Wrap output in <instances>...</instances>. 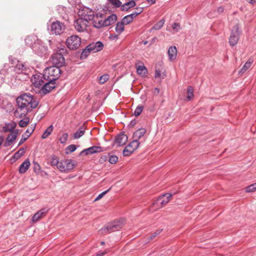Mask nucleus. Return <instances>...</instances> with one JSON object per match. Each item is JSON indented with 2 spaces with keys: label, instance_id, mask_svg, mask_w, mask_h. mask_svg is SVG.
<instances>
[{
  "label": "nucleus",
  "instance_id": "obj_1",
  "mask_svg": "<svg viewBox=\"0 0 256 256\" xmlns=\"http://www.w3.org/2000/svg\"><path fill=\"white\" fill-rule=\"evenodd\" d=\"M16 102L18 106V109L24 111L26 114L30 112L32 109L35 108L38 106V101L30 94L24 93L22 94L16 98Z\"/></svg>",
  "mask_w": 256,
  "mask_h": 256
},
{
  "label": "nucleus",
  "instance_id": "obj_2",
  "mask_svg": "<svg viewBox=\"0 0 256 256\" xmlns=\"http://www.w3.org/2000/svg\"><path fill=\"white\" fill-rule=\"evenodd\" d=\"M124 224V220L123 219L118 221H114L106 224L100 230V232L101 234H107L118 230L122 228Z\"/></svg>",
  "mask_w": 256,
  "mask_h": 256
},
{
  "label": "nucleus",
  "instance_id": "obj_3",
  "mask_svg": "<svg viewBox=\"0 0 256 256\" xmlns=\"http://www.w3.org/2000/svg\"><path fill=\"white\" fill-rule=\"evenodd\" d=\"M172 196L171 194H165L159 196L150 207L151 211H155L166 206L170 200Z\"/></svg>",
  "mask_w": 256,
  "mask_h": 256
},
{
  "label": "nucleus",
  "instance_id": "obj_4",
  "mask_svg": "<svg viewBox=\"0 0 256 256\" xmlns=\"http://www.w3.org/2000/svg\"><path fill=\"white\" fill-rule=\"evenodd\" d=\"M66 52L64 47L58 48L57 52L54 53L52 56V62L54 66L60 68L65 63V59L63 54Z\"/></svg>",
  "mask_w": 256,
  "mask_h": 256
},
{
  "label": "nucleus",
  "instance_id": "obj_5",
  "mask_svg": "<svg viewBox=\"0 0 256 256\" xmlns=\"http://www.w3.org/2000/svg\"><path fill=\"white\" fill-rule=\"evenodd\" d=\"M61 70L60 68L56 66L46 68L44 70V76L46 80L56 81L60 77Z\"/></svg>",
  "mask_w": 256,
  "mask_h": 256
},
{
  "label": "nucleus",
  "instance_id": "obj_6",
  "mask_svg": "<svg viewBox=\"0 0 256 256\" xmlns=\"http://www.w3.org/2000/svg\"><path fill=\"white\" fill-rule=\"evenodd\" d=\"M66 44L70 50H76L80 46L81 38L78 36L72 35L67 38Z\"/></svg>",
  "mask_w": 256,
  "mask_h": 256
},
{
  "label": "nucleus",
  "instance_id": "obj_7",
  "mask_svg": "<svg viewBox=\"0 0 256 256\" xmlns=\"http://www.w3.org/2000/svg\"><path fill=\"white\" fill-rule=\"evenodd\" d=\"M65 30V26L64 23L56 20L52 23L50 28V34H52L60 35Z\"/></svg>",
  "mask_w": 256,
  "mask_h": 256
},
{
  "label": "nucleus",
  "instance_id": "obj_8",
  "mask_svg": "<svg viewBox=\"0 0 256 256\" xmlns=\"http://www.w3.org/2000/svg\"><path fill=\"white\" fill-rule=\"evenodd\" d=\"M76 164V162L72 160H66L60 162L58 169L62 172H66L72 170Z\"/></svg>",
  "mask_w": 256,
  "mask_h": 256
},
{
  "label": "nucleus",
  "instance_id": "obj_9",
  "mask_svg": "<svg viewBox=\"0 0 256 256\" xmlns=\"http://www.w3.org/2000/svg\"><path fill=\"white\" fill-rule=\"evenodd\" d=\"M240 34V31L239 26L238 24H236L233 27L229 38V43L230 46H234L238 43Z\"/></svg>",
  "mask_w": 256,
  "mask_h": 256
},
{
  "label": "nucleus",
  "instance_id": "obj_10",
  "mask_svg": "<svg viewBox=\"0 0 256 256\" xmlns=\"http://www.w3.org/2000/svg\"><path fill=\"white\" fill-rule=\"evenodd\" d=\"M33 50L38 56H42L46 54L48 48L43 44L40 40H37L32 46Z\"/></svg>",
  "mask_w": 256,
  "mask_h": 256
},
{
  "label": "nucleus",
  "instance_id": "obj_11",
  "mask_svg": "<svg viewBox=\"0 0 256 256\" xmlns=\"http://www.w3.org/2000/svg\"><path fill=\"white\" fill-rule=\"evenodd\" d=\"M46 80L44 74H42L38 73L32 75L31 82L36 88H40L44 84V80Z\"/></svg>",
  "mask_w": 256,
  "mask_h": 256
},
{
  "label": "nucleus",
  "instance_id": "obj_12",
  "mask_svg": "<svg viewBox=\"0 0 256 256\" xmlns=\"http://www.w3.org/2000/svg\"><path fill=\"white\" fill-rule=\"evenodd\" d=\"M140 144L139 142H137L136 140H134L124 148L123 150V155L124 156H130L138 148Z\"/></svg>",
  "mask_w": 256,
  "mask_h": 256
},
{
  "label": "nucleus",
  "instance_id": "obj_13",
  "mask_svg": "<svg viewBox=\"0 0 256 256\" xmlns=\"http://www.w3.org/2000/svg\"><path fill=\"white\" fill-rule=\"evenodd\" d=\"M88 22L86 19L80 18L76 20L74 23L76 30L78 32H84L88 26Z\"/></svg>",
  "mask_w": 256,
  "mask_h": 256
},
{
  "label": "nucleus",
  "instance_id": "obj_14",
  "mask_svg": "<svg viewBox=\"0 0 256 256\" xmlns=\"http://www.w3.org/2000/svg\"><path fill=\"white\" fill-rule=\"evenodd\" d=\"M47 82H44V84L41 86L42 92L46 94L50 92L52 90L56 88V81L50 80H46Z\"/></svg>",
  "mask_w": 256,
  "mask_h": 256
},
{
  "label": "nucleus",
  "instance_id": "obj_15",
  "mask_svg": "<svg viewBox=\"0 0 256 256\" xmlns=\"http://www.w3.org/2000/svg\"><path fill=\"white\" fill-rule=\"evenodd\" d=\"M104 149L101 146H92L88 148L84 149L82 150L80 155L81 156H87L90 154H94L95 153H98L102 152Z\"/></svg>",
  "mask_w": 256,
  "mask_h": 256
},
{
  "label": "nucleus",
  "instance_id": "obj_16",
  "mask_svg": "<svg viewBox=\"0 0 256 256\" xmlns=\"http://www.w3.org/2000/svg\"><path fill=\"white\" fill-rule=\"evenodd\" d=\"M14 71L18 74H24V76H26L28 70L24 63L18 61L14 68Z\"/></svg>",
  "mask_w": 256,
  "mask_h": 256
},
{
  "label": "nucleus",
  "instance_id": "obj_17",
  "mask_svg": "<svg viewBox=\"0 0 256 256\" xmlns=\"http://www.w3.org/2000/svg\"><path fill=\"white\" fill-rule=\"evenodd\" d=\"M92 20L93 25L95 28H99L104 26V20L102 14L100 13L96 14Z\"/></svg>",
  "mask_w": 256,
  "mask_h": 256
},
{
  "label": "nucleus",
  "instance_id": "obj_18",
  "mask_svg": "<svg viewBox=\"0 0 256 256\" xmlns=\"http://www.w3.org/2000/svg\"><path fill=\"white\" fill-rule=\"evenodd\" d=\"M48 210L46 208L40 210L33 216L32 218V221L35 222L42 218L45 216L48 212Z\"/></svg>",
  "mask_w": 256,
  "mask_h": 256
},
{
  "label": "nucleus",
  "instance_id": "obj_19",
  "mask_svg": "<svg viewBox=\"0 0 256 256\" xmlns=\"http://www.w3.org/2000/svg\"><path fill=\"white\" fill-rule=\"evenodd\" d=\"M128 140V136L124 133H120L118 134L115 138L114 144L118 146H120L124 145Z\"/></svg>",
  "mask_w": 256,
  "mask_h": 256
},
{
  "label": "nucleus",
  "instance_id": "obj_20",
  "mask_svg": "<svg viewBox=\"0 0 256 256\" xmlns=\"http://www.w3.org/2000/svg\"><path fill=\"white\" fill-rule=\"evenodd\" d=\"M18 134L17 130L12 131L8 136L6 142L4 143V146L6 147L10 146L16 140Z\"/></svg>",
  "mask_w": 256,
  "mask_h": 256
},
{
  "label": "nucleus",
  "instance_id": "obj_21",
  "mask_svg": "<svg viewBox=\"0 0 256 256\" xmlns=\"http://www.w3.org/2000/svg\"><path fill=\"white\" fill-rule=\"evenodd\" d=\"M177 49L175 46H170L168 52V59L170 61H174L177 56Z\"/></svg>",
  "mask_w": 256,
  "mask_h": 256
},
{
  "label": "nucleus",
  "instance_id": "obj_22",
  "mask_svg": "<svg viewBox=\"0 0 256 256\" xmlns=\"http://www.w3.org/2000/svg\"><path fill=\"white\" fill-rule=\"evenodd\" d=\"M104 48V44L100 42H97L96 43H92L88 45V48L92 50L94 52H99Z\"/></svg>",
  "mask_w": 256,
  "mask_h": 256
},
{
  "label": "nucleus",
  "instance_id": "obj_23",
  "mask_svg": "<svg viewBox=\"0 0 256 256\" xmlns=\"http://www.w3.org/2000/svg\"><path fill=\"white\" fill-rule=\"evenodd\" d=\"M117 16L116 14H112L106 18L104 20V26H108L115 22Z\"/></svg>",
  "mask_w": 256,
  "mask_h": 256
},
{
  "label": "nucleus",
  "instance_id": "obj_24",
  "mask_svg": "<svg viewBox=\"0 0 256 256\" xmlns=\"http://www.w3.org/2000/svg\"><path fill=\"white\" fill-rule=\"evenodd\" d=\"M146 132L145 128H141L136 131L133 135L134 140H136L138 142L139 140L142 138Z\"/></svg>",
  "mask_w": 256,
  "mask_h": 256
},
{
  "label": "nucleus",
  "instance_id": "obj_25",
  "mask_svg": "<svg viewBox=\"0 0 256 256\" xmlns=\"http://www.w3.org/2000/svg\"><path fill=\"white\" fill-rule=\"evenodd\" d=\"M30 163L28 159L26 160L20 166L19 168V172L20 174L25 173L28 169Z\"/></svg>",
  "mask_w": 256,
  "mask_h": 256
},
{
  "label": "nucleus",
  "instance_id": "obj_26",
  "mask_svg": "<svg viewBox=\"0 0 256 256\" xmlns=\"http://www.w3.org/2000/svg\"><path fill=\"white\" fill-rule=\"evenodd\" d=\"M136 5V3L134 0H130L123 5H121V10L122 11H127L130 8L134 7Z\"/></svg>",
  "mask_w": 256,
  "mask_h": 256
},
{
  "label": "nucleus",
  "instance_id": "obj_27",
  "mask_svg": "<svg viewBox=\"0 0 256 256\" xmlns=\"http://www.w3.org/2000/svg\"><path fill=\"white\" fill-rule=\"evenodd\" d=\"M86 10L84 12V14H82L84 16L82 18L86 19L87 22H88V20H92L95 16L94 12L88 9L86 13Z\"/></svg>",
  "mask_w": 256,
  "mask_h": 256
},
{
  "label": "nucleus",
  "instance_id": "obj_28",
  "mask_svg": "<svg viewBox=\"0 0 256 256\" xmlns=\"http://www.w3.org/2000/svg\"><path fill=\"white\" fill-rule=\"evenodd\" d=\"M38 40L35 36H29L25 38V43L26 45L32 48L34 43Z\"/></svg>",
  "mask_w": 256,
  "mask_h": 256
},
{
  "label": "nucleus",
  "instance_id": "obj_29",
  "mask_svg": "<svg viewBox=\"0 0 256 256\" xmlns=\"http://www.w3.org/2000/svg\"><path fill=\"white\" fill-rule=\"evenodd\" d=\"M86 128L84 125L80 127L78 130L74 134V138L78 139L82 136L85 132Z\"/></svg>",
  "mask_w": 256,
  "mask_h": 256
},
{
  "label": "nucleus",
  "instance_id": "obj_30",
  "mask_svg": "<svg viewBox=\"0 0 256 256\" xmlns=\"http://www.w3.org/2000/svg\"><path fill=\"white\" fill-rule=\"evenodd\" d=\"M253 62V60L252 59H249L244 64L242 68L240 69L239 72V73L243 74L246 72L252 66V63Z\"/></svg>",
  "mask_w": 256,
  "mask_h": 256
},
{
  "label": "nucleus",
  "instance_id": "obj_31",
  "mask_svg": "<svg viewBox=\"0 0 256 256\" xmlns=\"http://www.w3.org/2000/svg\"><path fill=\"white\" fill-rule=\"evenodd\" d=\"M16 124H6L5 126H3L2 130L5 132H8L14 131L13 130L15 128Z\"/></svg>",
  "mask_w": 256,
  "mask_h": 256
},
{
  "label": "nucleus",
  "instance_id": "obj_32",
  "mask_svg": "<svg viewBox=\"0 0 256 256\" xmlns=\"http://www.w3.org/2000/svg\"><path fill=\"white\" fill-rule=\"evenodd\" d=\"M53 129L54 128L52 125H50V126H48V128L42 134V138L44 139L48 138L52 132Z\"/></svg>",
  "mask_w": 256,
  "mask_h": 256
},
{
  "label": "nucleus",
  "instance_id": "obj_33",
  "mask_svg": "<svg viewBox=\"0 0 256 256\" xmlns=\"http://www.w3.org/2000/svg\"><path fill=\"white\" fill-rule=\"evenodd\" d=\"M136 72L138 74L144 76L147 72V70L144 65L139 66L137 68Z\"/></svg>",
  "mask_w": 256,
  "mask_h": 256
},
{
  "label": "nucleus",
  "instance_id": "obj_34",
  "mask_svg": "<svg viewBox=\"0 0 256 256\" xmlns=\"http://www.w3.org/2000/svg\"><path fill=\"white\" fill-rule=\"evenodd\" d=\"M187 100L188 101L192 100L194 97V89L192 86H188L187 88Z\"/></svg>",
  "mask_w": 256,
  "mask_h": 256
},
{
  "label": "nucleus",
  "instance_id": "obj_35",
  "mask_svg": "<svg viewBox=\"0 0 256 256\" xmlns=\"http://www.w3.org/2000/svg\"><path fill=\"white\" fill-rule=\"evenodd\" d=\"M116 31L117 33L120 34L124 30V24L121 21L120 22H118L116 26Z\"/></svg>",
  "mask_w": 256,
  "mask_h": 256
},
{
  "label": "nucleus",
  "instance_id": "obj_36",
  "mask_svg": "<svg viewBox=\"0 0 256 256\" xmlns=\"http://www.w3.org/2000/svg\"><path fill=\"white\" fill-rule=\"evenodd\" d=\"M50 163L52 166H56L58 168L60 162L58 161V158L56 156H52L51 158Z\"/></svg>",
  "mask_w": 256,
  "mask_h": 256
},
{
  "label": "nucleus",
  "instance_id": "obj_37",
  "mask_svg": "<svg viewBox=\"0 0 256 256\" xmlns=\"http://www.w3.org/2000/svg\"><path fill=\"white\" fill-rule=\"evenodd\" d=\"M30 122V118L28 117L24 118V119L22 120L19 122V126L21 128H24L27 126Z\"/></svg>",
  "mask_w": 256,
  "mask_h": 256
},
{
  "label": "nucleus",
  "instance_id": "obj_38",
  "mask_svg": "<svg viewBox=\"0 0 256 256\" xmlns=\"http://www.w3.org/2000/svg\"><path fill=\"white\" fill-rule=\"evenodd\" d=\"M164 20H160L158 21V22H156L152 28V29L155 30H158L160 29L164 26Z\"/></svg>",
  "mask_w": 256,
  "mask_h": 256
},
{
  "label": "nucleus",
  "instance_id": "obj_39",
  "mask_svg": "<svg viewBox=\"0 0 256 256\" xmlns=\"http://www.w3.org/2000/svg\"><path fill=\"white\" fill-rule=\"evenodd\" d=\"M26 152L24 148H20L14 156V158L18 159L23 156Z\"/></svg>",
  "mask_w": 256,
  "mask_h": 256
},
{
  "label": "nucleus",
  "instance_id": "obj_40",
  "mask_svg": "<svg viewBox=\"0 0 256 256\" xmlns=\"http://www.w3.org/2000/svg\"><path fill=\"white\" fill-rule=\"evenodd\" d=\"M36 128V124H31L29 126L28 128L27 129L25 132V135L28 137H29L30 134L33 132Z\"/></svg>",
  "mask_w": 256,
  "mask_h": 256
},
{
  "label": "nucleus",
  "instance_id": "obj_41",
  "mask_svg": "<svg viewBox=\"0 0 256 256\" xmlns=\"http://www.w3.org/2000/svg\"><path fill=\"white\" fill-rule=\"evenodd\" d=\"M109 79V76L107 74L101 76L98 79L99 83L103 84Z\"/></svg>",
  "mask_w": 256,
  "mask_h": 256
},
{
  "label": "nucleus",
  "instance_id": "obj_42",
  "mask_svg": "<svg viewBox=\"0 0 256 256\" xmlns=\"http://www.w3.org/2000/svg\"><path fill=\"white\" fill-rule=\"evenodd\" d=\"M162 231V230H158L155 232L152 233L150 236L147 238L148 240V242H149L150 240H153L154 238H156L158 235Z\"/></svg>",
  "mask_w": 256,
  "mask_h": 256
},
{
  "label": "nucleus",
  "instance_id": "obj_43",
  "mask_svg": "<svg viewBox=\"0 0 256 256\" xmlns=\"http://www.w3.org/2000/svg\"><path fill=\"white\" fill-rule=\"evenodd\" d=\"M113 6L116 8L121 6L122 2L120 0H108Z\"/></svg>",
  "mask_w": 256,
  "mask_h": 256
},
{
  "label": "nucleus",
  "instance_id": "obj_44",
  "mask_svg": "<svg viewBox=\"0 0 256 256\" xmlns=\"http://www.w3.org/2000/svg\"><path fill=\"white\" fill-rule=\"evenodd\" d=\"M247 192H250L256 190V183L247 186L246 188Z\"/></svg>",
  "mask_w": 256,
  "mask_h": 256
},
{
  "label": "nucleus",
  "instance_id": "obj_45",
  "mask_svg": "<svg viewBox=\"0 0 256 256\" xmlns=\"http://www.w3.org/2000/svg\"><path fill=\"white\" fill-rule=\"evenodd\" d=\"M90 52H92V50H90V48H88V45L86 46V48L82 52V53L81 54V57L82 58H86Z\"/></svg>",
  "mask_w": 256,
  "mask_h": 256
},
{
  "label": "nucleus",
  "instance_id": "obj_46",
  "mask_svg": "<svg viewBox=\"0 0 256 256\" xmlns=\"http://www.w3.org/2000/svg\"><path fill=\"white\" fill-rule=\"evenodd\" d=\"M132 21V20L128 15L125 16L122 20L123 24L126 25L129 24Z\"/></svg>",
  "mask_w": 256,
  "mask_h": 256
},
{
  "label": "nucleus",
  "instance_id": "obj_47",
  "mask_svg": "<svg viewBox=\"0 0 256 256\" xmlns=\"http://www.w3.org/2000/svg\"><path fill=\"white\" fill-rule=\"evenodd\" d=\"M68 138V134L67 133H64L60 138L59 140L61 144H64L67 141Z\"/></svg>",
  "mask_w": 256,
  "mask_h": 256
},
{
  "label": "nucleus",
  "instance_id": "obj_48",
  "mask_svg": "<svg viewBox=\"0 0 256 256\" xmlns=\"http://www.w3.org/2000/svg\"><path fill=\"white\" fill-rule=\"evenodd\" d=\"M143 109L144 107L142 106H138L134 112V115L136 116H140Z\"/></svg>",
  "mask_w": 256,
  "mask_h": 256
},
{
  "label": "nucleus",
  "instance_id": "obj_49",
  "mask_svg": "<svg viewBox=\"0 0 256 256\" xmlns=\"http://www.w3.org/2000/svg\"><path fill=\"white\" fill-rule=\"evenodd\" d=\"M118 161V158L116 155H111L109 157L108 162L112 164H114Z\"/></svg>",
  "mask_w": 256,
  "mask_h": 256
},
{
  "label": "nucleus",
  "instance_id": "obj_50",
  "mask_svg": "<svg viewBox=\"0 0 256 256\" xmlns=\"http://www.w3.org/2000/svg\"><path fill=\"white\" fill-rule=\"evenodd\" d=\"M110 188L108 190L100 194L94 200V201H97L102 198L110 190Z\"/></svg>",
  "mask_w": 256,
  "mask_h": 256
},
{
  "label": "nucleus",
  "instance_id": "obj_51",
  "mask_svg": "<svg viewBox=\"0 0 256 256\" xmlns=\"http://www.w3.org/2000/svg\"><path fill=\"white\" fill-rule=\"evenodd\" d=\"M76 146L74 144H70L68 146L67 148V150H68L70 152H72L76 150Z\"/></svg>",
  "mask_w": 256,
  "mask_h": 256
},
{
  "label": "nucleus",
  "instance_id": "obj_52",
  "mask_svg": "<svg viewBox=\"0 0 256 256\" xmlns=\"http://www.w3.org/2000/svg\"><path fill=\"white\" fill-rule=\"evenodd\" d=\"M172 28L176 31H178L180 30V24L178 22H174L172 26Z\"/></svg>",
  "mask_w": 256,
  "mask_h": 256
},
{
  "label": "nucleus",
  "instance_id": "obj_53",
  "mask_svg": "<svg viewBox=\"0 0 256 256\" xmlns=\"http://www.w3.org/2000/svg\"><path fill=\"white\" fill-rule=\"evenodd\" d=\"M28 138V136H24V135H22V137L21 138V140H20V142L18 144V146H20L22 144H23Z\"/></svg>",
  "mask_w": 256,
  "mask_h": 256
},
{
  "label": "nucleus",
  "instance_id": "obj_54",
  "mask_svg": "<svg viewBox=\"0 0 256 256\" xmlns=\"http://www.w3.org/2000/svg\"><path fill=\"white\" fill-rule=\"evenodd\" d=\"M161 76V72L159 70H156L154 77L155 78H158L160 77Z\"/></svg>",
  "mask_w": 256,
  "mask_h": 256
},
{
  "label": "nucleus",
  "instance_id": "obj_55",
  "mask_svg": "<svg viewBox=\"0 0 256 256\" xmlns=\"http://www.w3.org/2000/svg\"><path fill=\"white\" fill-rule=\"evenodd\" d=\"M142 10H143L142 8H136V10L134 12H135L138 14H138H140V13H142Z\"/></svg>",
  "mask_w": 256,
  "mask_h": 256
},
{
  "label": "nucleus",
  "instance_id": "obj_56",
  "mask_svg": "<svg viewBox=\"0 0 256 256\" xmlns=\"http://www.w3.org/2000/svg\"><path fill=\"white\" fill-rule=\"evenodd\" d=\"M224 10V8L222 6H220V7L218 8L216 12H218V14H220L222 13Z\"/></svg>",
  "mask_w": 256,
  "mask_h": 256
},
{
  "label": "nucleus",
  "instance_id": "obj_57",
  "mask_svg": "<svg viewBox=\"0 0 256 256\" xmlns=\"http://www.w3.org/2000/svg\"><path fill=\"white\" fill-rule=\"evenodd\" d=\"M128 16H130V18H131L133 20V19L136 18L138 14L135 12H132V14H128Z\"/></svg>",
  "mask_w": 256,
  "mask_h": 256
},
{
  "label": "nucleus",
  "instance_id": "obj_58",
  "mask_svg": "<svg viewBox=\"0 0 256 256\" xmlns=\"http://www.w3.org/2000/svg\"><path fill=\"white\" fill-rule=\"evenodd\" d=\"M128 16H130V18H131L133 20V19L136 18L138 14L135 12H132V14H128Z\"/></svg>",
  "mask_w": 256,
  "mask_h": 256
},
{
  "label": "nucleus",
  "instance_id": "obj_59",
  "mask_svg": "<svg viewBox=\"0 0 256 256\" xmlns=\"http://www.w3.org/2000/svg\"><path fill=\"white\" fill-rule=\"evenodd\" d=\"M160 92V90L158 88H154V94H158Z\"/></svg>",
  "mask_w": 256,
  "mask_h": 256
},
{
  "label": "nucleus",
  "instance_id": "obj_60",
  "mask_svg": "<svg viewBox=\"0 0 256 256\" xmlns=\"http://www.w3.org/2000/svg\"><path fill=\"white\" fill-rule=\"evenodd\" d=\"M106 254V252H98L97 254H96V256H103L104 255Z\"/></svg>",
  "mask_w": 256,
  "mask_h": 256
},
{
  "label": "nucleus",
  "instance_id": "obj_61",
  "mask_svg": "<svg viewBox=\"0 0 256 256\" xmlns=\"http://www.w3.org/2000/svg\"><path fill=\"white\" fill-rule=\"evenodd\" d=\"M156 0H147V2L148 3L150 4H154Z\"/></svg>",
  "mask_w": 256,
  "mask_h": 256
},
{
  "label": "nucleus",
  "instance_id": "obj_62",
  "mask_svg": "<svg viewBox=\"0 0 256 256\" xmlns=\"http://www.w3.org/2000/svg\"><path fill=\"white\" fill-rule=\"evenodd\" d=\"M250 4H254L256 2L255 0H246Z\"/></svg>",
  "mask_w": 256,
  "mask_h": 256
},
{
  "label": "nucleus",
  "instance_id": "obj_63",
  "mask_svg": "<svg viewBox=\"0 0 256 256\" xmlns=\"http://www.w3.org/2000/svg\"><path fill=\"white\" fill-rule=\"evenodd\" d=\"M3 141L4 139L2 137H0V146L2 144Z\"/></svg>",
  "mask_w": 256,
  "mask_h": 256
},
{
  "label": "nucleus",
  "instance_id": "obj_64",
  "mask_svg": "<svg viewBox=\"0 0 256 256\" xmlns=\"http://www.w3.org/2000/svg\"><path fill=\"white\" fill-rule=\"evenodd\" d=\"M102 158L104 159V160H106V156H104L102 157Z\"/></svg>",
  "mask_w": 256,
  "mask_h": 256
}]
</instances>
